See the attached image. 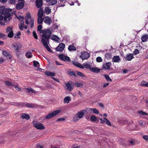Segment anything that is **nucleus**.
I'll return each mask as SVG.
<instances>
[{"label":"nucleus","instance_id":"nucleus-1","mask_svg":"<svg viewBox=\"0 0 148 148\" xmlns=\"http://www.w3.org/2000/svg\"><path fill=\"white\" fill-rule=\"evenodd\" d=\"M42 25H39L37 27V30L40 32L41 34H42V35L41 40L47 38L49 37H51V35L52 34L50 30L49 29H42Z\"/></svg>","mask_w":148,"mask_h":148},{"label":"nucleus","instance_id":"nucleus-2","mask_svg":"<svg viewBox=\"0 0 148 148\" xmlns=\"http://www.w3.org/2000/svg\"><path fill=\"white\" fill-rule=\"evenodd\" d=\"M51 37H49L47 38H46L44 39L41 40V41L47 50L50 53H53V51L50 48L48 45V44L49 43V39Z\"/></svg>","mask_w":148,"mask_h":148},{"label":"nucleus","instance_id":"nucleus-3","mask_svg":"<svg viewBox=\"0 0 148 148\" xmlns=\"http://www.w3.org/2000/svg\"><path fill=\"white\" fill-rule=\"evenodd\" d=\"M11 47L16 52V55L18 56L19 55V53H18L19 51L22 48V45L20 44L18 45L16 43H12V44Z\"/></svg>","mask_w":148,"mask_h":148},{"label":"nucleus","instance_id":"nucleus-4","mask_svg":"<svg viewBox=\"0 0 148 148\" xmlns=\"http://www.w3.org/2000/svg\"><path fill=\"white\" fill-rule=\"evenodd\" d=\"M61 112L60 110H58L53 111L52 112L48 114L45 117L46 119H49L57 115Z\"/></svg>","mask_w":148,"mask_h":148},{"label":"nucleus","instance_id":"nucleus-5","mask_svg":"<svg viewBox=\"0 0 148 148\" xmlns=\"http://www.w3.org/2000/svg\"><path fill=\"white\" fill-rule=\"evenodd\" d=\"M33 123L34 126L37 129L42 130L45 129L44 125L41 123H40L38 121H34Z\"/></svg>","mask_w":148,"mask_h":148},{"label":"nucleus","instance_id":"nucleus-6","mask_svg":"<svg viewBox=\"0 0 148 148\" xmlns=\"http://www.w3.org/2000/svg\"><path fill=\"white\" fill-rule=\"evenodd\" d=\"M90 56V54L88 52L84 51L82 53L80 57L82 60L87 59Z\"/></svg>","mask_w":148,"mask_h":148},{"label":"nucleus","instance_id":"nucleus-7","mask_svg":"<svg viewBox=\"0 0 148 148\" xmlns=\"http://www.w3.org/2000/svg\"><path fill=\"white\" fill-rule=\"evenodd\" d=\"M12 15V12L8 13L4 16V21L6 23L8 21L10 20L11 18V16Z\"/></svg>","mask_w":148,"mask_h":148},{"label":"nucleus","instance_id":"nucleus-8","mask_svg":"<svg viewBox=\"0 0 148 148\" xmlns=\"http://www.w3.org/2000/svg\"><path fill=\"white\" fill-rule=\"evenodd\" d=\"M65 45L64 44L61 43L56 47V49L58 51H62L64 49Z\"/></svg>","mask_w":148,"mask_h":148},{"label":"nucleus","instance_id":"nucleus-9","mask_svg":"<svg viewBox=\"0 0 148 148\" xmlns=\"http://www.w3.org/2000/svg\"><path fill=\"white\" fill-rule=\"evenodd\" d=\"M59 58L63 61H67L69 62L71 61L70 58L69 57L67 56H64L63 54L59 55Z\"/></svg>","mask_w":148,"mask_h":148},{"label":"nucleus","instance_id":"nucleus-10","mask_svg":"<svg viewBox=\"0 0 148 148\" xmlns=\"http://www.w3.org/2000/svg\"><path fill=\"white\" fill-rule=\"evenodd\" d=\"M65 84L66 87V89L69 91H71L73 89V84H70L69 82L67 83H65Z\"/></svg>","mask_w":148,"mask_h":148},{"label":"nucleus","instance_id":"nucleus-11","mask_svg":"<svg viewBox=\"0 0 148 148\" xmlns=\"http://www.w3.org/2000/svg\"><path fill=\"white\" fill-rule=\"evenodd\" d=\"M2 53L4 56L7 58V59L11 60L12 58V56L6 50H3L2 51Z\"/></svg>","mask_w":148,"mask_h":148},{"label":"nucleus","instance_id":"nucleus-12","mask_svg":"<svg viewBox=\"0 0 148 148\" xmlns=\"http://www.w3.org/2000/svg\"><path fill=\"white\" fill-rule=\"evenodd\" d=\"M24 5V1L20 2L16 5V8L17 10H21L23 8Z\"/></svg>","mask_w":148,"mask_h":148},{"label":"nucleus","instance_id":"nucleus-13","mask_svg":"<svg viewBox=\"0 0 148 148\" xmlns=\"http://www.w3.org/2000/svg\"><path fill=\"white\" fill-rule=\"evenodd\" d=\"M44 22L46 24L50 25L52 22V21L50 18L47 16L45 17Z\"/></svg>","mask_w":148,"mask_h":148},{"label":"nucleus","instance_id":"nucleus-14","mask_svg":"<svg viewBox=\"0 0 148 148\" xmlns=\"http://www.w3.org/2000/svg\"><path fill=\"white\" fill-rule=\"evenodd\" d=\"M36 6L38 8H41L43 5L42 0H36Z\"/></svg>","mask_w":148,"mask_h":148},{"label":"nucleus","instance_id":"nucleus-15","mask_svg":"<svg viewBox=\"0 0 148 148\" xmlns=\"http://www.w3.org/2000/svg\"><path fill=\"white\" fill-rule=\"evenodd\" d=\"M125 60L127 61L131 60L133 58V54L130 53L127 55L125 57H124Z\"/></svg>","mask_w":148,"mask_h":148},{"label":"nucleus","instance_id":"nucleus-16","mask_svg":"<svg viewBox=\"0 0 148 148\" xmlns=\"http://www.w3.org/2000/svg\"><path fill=\"white\" fill-rule=\"evenodd\" d=\"M111 63L109 62H106L102 66V68L104 69L108 70L110 69V67L111 66Z\"/></svg>","mask_w":148,"mask_h":148},{"label":"nucleus","instance_id":"nucleus-17","mask_svg":"<svg viewBox=\"0 0 148 148\" xmlns=\"http://www.w3.org/2000/svg\"><path fill=\"white\" fill-rule=\"evenodd\" d=\"M20 117L22 119L29 120L30 118L29 116L26 113H22L20 114Z\"/></svg>","mask_w":148,"mask_h":148},{"label":"nucleus","instance_id":"nucleus-18","mask_svg":"<svg viewBox=\"0 0 148 148\" xmlns=\"http://www.w3.org/2000/svg\"><path fill=\"white\" fill-rule=\"evenodd\" d=\"M86 112V111L85 110H82L77 113L76 114L79 117V118L81 119L82 117L84 114L85 112Z\"/></svg>","mask_w":148,"mask_h":148},{"label":"nucleus","instance_id":"nucleus-19","mask_svg":"<svg viewBox=\"0 0 148 148\" xmlns=\"http://www.w3.org/2000/svg\"><path fill=\"white\" fill-rule=\"evenodd\" d=\"M90 69L91 71L95 73H98L100 71V69L99 68L97 67H95L93 68H90Z\"/></svg>","mask_w":148,"mask_h":148},{"label":"nucleus","instance_id":"nucleus-20","mask_svg":"<svg viewBox=\"0 0 148 148\" xmlns=\"http://www.w3.org/2000/svg\"><path fill=\"white\" fill-rule=\"evenodd\" d=\"M73 64L79 68L81 69H83L84 68L83 66L80 63H78V62L74 61L73 62Z\"/></svg>","mask_w":148,"mask_h":148},{"label":"nucleus","instance_id":"nucleus-21","mask_svg":"<svg viewBox=\"0 0 148 148\" xmlns=\"http://www.w3.org/2000/svg\"><path fill=\"white\" fill-rule=\"evenodd\" d=\"M120 60V59L119 56H114L112 59L113 62H119Z\"/></svg>","mask_w":148,"mask_h":148},{"label":"nucleus","instance_id":"nucleus-22","mask_svg":"<svg viewBox=\"0 0 148 148\" xmlns=\"http://www.w3.org/2000/svg\"><path fill=\"white\" fill-rule=\"evenodd\" d=\"M51 39L54 40L59 43L60 42V38L57 36L55 35H53Z\"/></svg>","mask_w":148,"mask_h":148},{"label":"nucleus","instance_id":"nucleus-23","mask_svg":"<svg viewBox=\"0 0 148 148\" xmlns=\"http://www.w3.org/2000/svg\"><path fill=\"white\" fill-rule=\"evenodd\" d=\"M36 105L35 104L27 103L25 104V106L30 108H34L36 106Z\"/></svg>","mask_w":148,"mask_h":148},{"label":"nucleus","instance_id":"nucleus-24","mask_svg":"<svg viewBox=\"0 0 148 148\" xmlns=\"http://www.w3.org/2000/svg\"><path fill=\"white\" fill-rule=\"evenodd\" d=\"M90 120L92 122H98L99 120H98L97 118L95 116H91L90 117Z\"/></svg>","mask_w":148,"mask_h":148},{"label":"nucleus","instance_id":"nucleus-25","mask_svg":"<svg viewBox=\"0 0 148 148\" xmlns=\"http://www.w3.org/2000/svg\"><path fill=\"white\" fill-rule=\"evenodd\" d=\"M68 49L70 51H75L77 49L76 48L75 46L71 45L69 46Z\"/></svg>","mask_w":148,"mask_h":148},{"label":"nucleus","instance_id":"nucleus-26","mask_svg":"<svg viewBox=\"0 0 148 148\" xmlns=\"http://www.w3.org/2000/svg\"><path fill=\"white\" fill-rule=\"evenodd\" d=\"M25 89L26 90V92L27 93H29L30 92H31L35 94L36 93V91L33 90L32 88H26Z\"/></svg>","mask_w":148,"mask_h":148},{"label":"nucleus","instance_id":"nucleus-27","mask_svg":"<svg viewBox=\"0 0 148 148\" xmlns=\"http://www.w3.org/2000/svg\"><path fill=\"white\" fill-rule=\"evenodd\" d=\"M137 113L140 116H143L144 115H148L147 113L145 112H143L142 110H139L137 112Z\"/></svg>","mask_w":148,"mask_h":148},{"label":"nucleus","instance_id":"nucleus-28","mask_svg":"<svg viewBox=\"0 0 148 148\" xmlns=\"http://www.w3.org/2000/svg\"><path fill=\"white\" fill-rule=\"evenodd\" d=\"M70 100L71 98L67 96L65 97L64 99V102L65 103H69Z\"/></svg>","mask_w":148,"mask_h":148},{"label":"nucleus","instance_id":"nucleus-29","mask_svg":"<svg viewBox=\"0 0 148 148\" xmlns=\"http://www.w3.org/2000/svg\"><path fill=\"white\" fill-rule=\"evenodd\" d=\"M43 13L42 9L41 8L40 9L37 14L38 16L40 17H42L43 16Z\"/></svg>","mask_w":148,"mask_h":148},{"label":"nucleus","instance_id":"nucleus-30","mask_svg":"<svg viewBox=\"0 0 148 148\" xmlns=\"http://www.w3.org/2000/svg\"><path fill=\"white\" fill-rule=\"evenodd\" d=\"M26 57L28 58H30L32 57V53L29 51H27L25 54Z\"/></svg>","mask_w":148,"mask_h":148},{"label":"nucleus","instance_id":"nucleus-31","mask_svg":"<svg viewBox=\"0 0 148 148\" xmlns=\"http://www.w3.org/2000/svg\"><path fill=\"white\" fill-rule=\"evenodd\" d=\"M148 38V35H145L143 36L141 38L142 41L143 42H145L147 41V39Z\"/></svg>","mask_w":148,"mask_h":148},{"label":"nucleus","instance_id":"nucleus-32","mask_svg":"<svg viewBox=\"0 0 148 148\" xmlns=\"http://www.w3.org/2000/svg\"><path fill=\"white\" fill-rule=\"evenodd\" d=\"M44 19L42 17H38L37 19V23L39 24H41L42 23Z\"/></svg>","mask_w":148,"mask_h":148},{"label":"nucleus","instance_id":"nucleus-33","mask_svg":"<svg viewBox=\"0 0 148 148\" xmlns=\"http://www.w3.org/2000/svg\"><path fill=\"white\" fill-rule=\"evenodd\" d=\"M104 77L106 79V80L108 82H112V79L107 74L104 75Z\"/></svg>","mask_w":148,"mask_h":148},{"label":"nucleus","instance_id":"nucleus-34","mask_svg":"<svg viewBox=\"0 0 148 148\" xmlns=\"http://www.w3.org/2000/svg\"><path fill=\"white\" fill-rule=\"evenodd\" d=\"M105 57L107 58V59H109L111 58V56L110 52H108L105 55Z\"/></svg>","mask_w":148,"mask_h":148},{"label":"nucleus","instance_id":"nucleus-35","mask_svg":"<svg viewBox=\"0 0 148 148\" xmlns=\"http://www.w3.org/2000/svg\"><path fill=\"white\" fill-rule=\"evenodd\" d=\"M83 66L84 67L86 68V69H89L91 68L90 67V65L88 64V63L85 62L83 64Z\"/></svg>","mask_w":148,"mask_h":148},{"label":"nucleus","instance_id":"nucleus-36","mask_svg":"<svg viewBox=\"0 0 148 148\" xmlns=\"http://www.w3.org/2000/svg\"><path fill=\"white\" fill-rule=\"evenodd\" d=\"M49 1H50L49 3L51 5H54L57 2L56 0H49Z\"/></svg>","mask_w":148,"mask_h":148},{"label":"nucleus","instance_id":"nucleus-37","mask_svg":"<svg viewBox=\"0 0 148 148\" xmlns=\"http://www.w3.org/2000/svg\"><path fill=\"white\" fill-rule=\"evenodd\" d=\"M79 119L80 118H79V117L76 114L73 118V121L74 122H77L79 120Z\"/></svg>","mask_w":148,"mask_h":148},{"label":"nucleus","instance_id":"nucleus-38","mask_svg":"<svg viewBox=\"0 0 148 148\" xmlns=\"http://www.w3.org/2000/svg\"><path fill=\"white\" fill-rule=\"evenodd\" d=\"M21 35V33L20 32H18V33H17L16 34H14V37L15 38H20V36H20Z\"/></svg>","mask_w":148,"mask_h":148},{"label":"nucleus","instance_id":"nucleus-39","mask_svg":"<svg viewBox=\"0 0 148 148\" xmlns=\"http://www.w3.org/2000/svg\"><path fill=\"white\" fill-rule=\"evenodd\" d=\"M45 11L46 14H49L51 12V10L48 7L45 8Z\"/></svg>","mask_w":148,"mask_h":148},{"label":"nucleus","instance_id":"nucleus-40","mask_svg":"<svg viewBox=\"0 0 148 148\" xmlns=\"http://www.w3.org/2000/svg\"><path fill=\"white\" fill-rule=\"evenodd\" d=\"M104 119L106 120L105 122L106 124L109 126H111V125L110 122L106 118L104 117Z\"/></svg>","mask_w":148,"mask_h":148},{"label":"nucleus","instance_id":"nucleus-41","mask_svg":"<svg viewBox=\"0 0 148 148\" xmlns=\"http://www.w3.org/2000/svg\"><path fill=\"white\" fill-rule=\"evenodd\" d=\"M68 74L71 76H73L74 77L76 76V75L73 71H70L68 73Z\"/></svg>","mask_w":148,"mask_h":148},{"label":"nucleus","instance_id":"nucleus-42","mask_svg":"<svg viewBox=\"0 0 148 148\" xmlns=\"http://www.w3.org/2000/svg\"><path fill=\"white\" fill-rule=\"evenodd\" d=\"M143 82H145L144 81H143L142 82L141 84L140 85L142 86H146L148 87V82L146 84L143 83Z\"/></svg>","mask_w":148,"mask_h":148},{"label":"nucleus","instance_id":"nucleus-43","mask_svg":"<svg viewBox=\"0 0 148 148\" xmlns=\"http://www.w3.org/2000/svg\"><path fill=\"white\" fill-rule=\"evenodd\" d=\"M76 73L78 75L82 77H83L85 76L81 72L77 71H76Z\"/></svg>","mask_w":148,"mask_h":148},{"label":"nucleus","instance_id":"nucleus-44","mask_svg":"<svg viewBox=\"0 0 148 148\" xmlns=\"http://www.w3.org/2000/svg\"><path fill=\"white\" fill-rule=\"evenodd\" d=\"M13 32L12 31V28L10 27H8L7 28L6 32L7 33L10 32Z\"/></svg>","mask_w":148,"mask_h":148},{"label":"nucleus","instance_id":"nucleus-45","mask_svg":"<svg viewBox=\"0 0 148 148\" xmlns=\"http://www.w3.org/2000/svg\"><path fill=\"white\" fill-rule=\"evenodd\" d=\"M14 35V33L13 32H9L7 36L10 38H12V37Z\"/></svg>","mask_w":148,"mask_h":148},{"label":"nucleus","instance_id":"nucleus-46","mask_svg":"<svg viewBox=\"0 0 148 148\" xmlns=\"http://www.w3.org/2000/svg\"><path fill=\"white\" fill-rule=\"evenodd\" d=\"M34 23V19H31L30 23L31 28H32L33 27Z\"/></svg>","mask_w":148,"mask_h":148},{"label":"nucleus","instance_id":"nucleus-47","mask_svg":"<svg viewBox=\"0 0 148 148\" xmlns=\"http://www.w3.org/2000/svg\"><path fill=\"white\" fill-rule=\"evenodd\" d=\"M75 85L77 87H78L83 86V84L81 83H75Z\"/></svg>","mask_w":148,"mask_h":148},{"label":"nucleus","instance_id":"nucleus-48","mask_svg":"<svg viewBox=\"0 0 148 148\" xmlns=\"http://www.w3.org/2000/svg\"><path fill=\"white\" fill-rule=\"evenodd\" d=\"M5 84L9 86H12V84L11 82L8 81H6L5 82Z\"/></svg>","mask_w":148,"mask_h":148},{"label":"nucleus","instance_id":"nucleus-49","mask_svg":"<svg viewBox=\"0 0 148 148\" xmlns=\"http://www.w3.org/2000/svg\"><path fill=\"white\" fill-rule=\"evenodd\" d=\"M96 61L98 62H100L102 61V59L100 57H98L96 59Z\"/></svg>","mask_w":148,"mask_h":148},{"label":"nucleus","instance_id":"nucleus-50","mask_svg":"<svg viewBox=\"0 0 148 148\" xmlns=\"http://www.w3.org/2000/svg\"><path fill=\"white\" fill-rule=\"evenodd\" d=\"M33 37L35 39H38V36L37 34L35 31H33Z\"/></svg>","mask_w":148,"mask_h":148},{"label":"nucleus","instance_id":"nucleus-51","mask_svg":"<svg viewBox=\"0 0 148 148\" xmlns=\"http://www.w3.org/2000/svg\"><path fill=\"white\" fill-rule=\"evenodd\" d=\"M139 53V51L137 49H136L133 52L134 55H137Z\"/></svg>","mask_w":148,"mask_h":148},{"label":"nucleus","instance_id":"nucleus-52","mask_svg":"<svg viewBox=\"0 0 148 148\" xmlns=\"http://www.w3.org/2000/svg\"><path fill=\"white\" fill-rule=\"evenodd\" d=\"M99 112V111L96 108H94L93 111V113L98 114Z\"/></svg>","mask_w":148,"mask_h":148},{"label":"nucleus","instance_id":"nucleus-53","mask_svg":"<svg viewBox=\"0 0 148 148\" xmlns=\"http://www.w3.org/2000/svg\"><path fill=\"white\" fill-rule=\"evenodd\" d=\"M34 66H36L37 65L39 64V63L37 61H33Z\"/></svg>","mask_w":148,"mask_h":148},{"label":"nucleus","instance_id":"nucleus-54","mask_svg":"<svg viewBox=\"0 0 148 148\" xmlns=\"http://www.w3.org/2000/svg\"><path fill=\"white\" fill-rule=\"evenodd\" d=\"M65 120V119L64 118H58V119H57L56 120V121L59 122V121H64V120Z\"/></svg>","mask_w":148,"mask_h":148},{"label":"nucleus","instance_id":"nucleus-55","mask_svg":"<svg viewBox=\"0 0 148 148\" xmlns=\"http://www.w3.org/2000/svg\"><path fill=\"white\" fill-rule=\"evenodd\" d=\"M5 36V34L0 32V39L2 38L4 39V37Z\"/></svg>","mask_w":148,"mask_h":148},{"label":"nucleus","instance_id":"nucleus-56","mask_svg":"<svg viewBox=\"0 0 148 148\" xmlns=\"http://www.w3.org/2000/svg\"><path fill=\"white\" fill-rule=\"evenodd\" d=\"M27 19H29L31 18V15L30 13L29 12L27 14V15L25 17Z\"/></svg>","mask_w":148,"mask_h":148},{"label":"nucleus","instance_id":"nucleus-57","mask_svg":"<svg viewBox=\"0 0 148 148\" xmlns=\"http://www.w3.org/2000/svg\"><path fill=\"white\" fill-rule=\"evenodd\" d=\"M25 104L24 103L20 102L18 103V106H25Z\"/></svg>","mask_w":148,"mask_h":148},{"label":"nucleus","instance_id":"nucleus-58","mask_svg":"<svg viewBox=\"0 0 148 148\" xmlns=\"http://www.w3.org/2000/svg\"><path fill=\"white\" fill-rule=\"evenodd\" d=\"M55 75V73L52 72H50L49 76H54Z\"/></svg>","mask_w":148,"mask_h":148},{"label":"nucleus","instance_id":"nucleus-59","mask_svg":"<svg viewBox=\"0 0 148 148\" xmlns=\"http://www.w3.org/2000/svg\"><path fill=\"white\" fill-rule=\"evenodd\" d=\"M100 120L101 121V123L102 124H103L105 122L106 120H105L104 119V118H103V119L102 118L100 119Z\"/></svg>","mask_w":148,"mask_h":148},{"label":"nucleus","instance_id":"nucleus-60","mask_svg":"<svg viewBox=\"0 0 148 148\" xmlns=\"http://www.w3.org/2000/svg\"><path fill=\"white\" fill-rule=\"evenodd\" d=\"M143 138L145 140L148 141V136L145 135L143 136Z\"/></svg>","mask_w":148,"mask_h":148},{"label":"nucleus","instance_id":"nucleus-61","mask_svg":"<svg viewBox=\"0 0 148 148\" xmlns=\"http://www.w3.org/2000/svg\"><path fill=\"white\" fill-rule=\"evenodd\" d=\"M110 84L109 83H107L104 84L103 86V87L104 88H106Z\"/></svg>","mask_w":148,"mask_h":148},{"label":"nucleus","instance_id":"nucleus-62","mask_svg":"<svg viewBox=\"0 0 148 148\" xmlns=\"http://www.w3.org/2000/svg\"><path fill=\"white\" fill-rule=\"evenodd\" d=\"M23 25H19L20 29L21 30H23L24 28Z\"/></svg>","mask_w":148,"mask_h":148},{"label":"nucleus","instance_id":"nucleus-63","mask_svg":"<svg viewBox=\"0 0 148 148\" xmlns=\"http://www.w3.org/2000/svg\"><path fill=\"white\" fill-rule=\"evenodd\" d=\"M52 79L56 81V82H59L60 81L57 78H56L55 77H52Z\"/></svg>","mask_w":148,"mask_h":148},{"label":"nucleus","instance_id":"nucleus-64","mask_svg":"<svg viewBox=\"0 0 148 148\" xmlns=\"http://www.w3.org/2000/svg\"><path fill=\"white\" fill-rule=\"evenodd\" d=\"M15 87V88H16L18 86V84L17 83H15L12 84V86Z\"/></svg>","mask_w":148,"mask_h":148}]
</instances>
